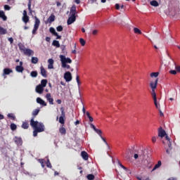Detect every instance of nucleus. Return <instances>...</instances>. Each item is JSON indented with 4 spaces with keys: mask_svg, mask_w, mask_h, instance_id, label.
Returning a JSON list of instances; mask_svg holds the SVG:
<instances>
[{
    "mask_svg": "<svg viewBox=\"0 0 180 180\" xmlns=\"http://www.w3.org/2000/svg\"><path fill=\"white\" fill-rule=\"evenodd\" d=\"M40 70H41V75L44 77H47V71L46 70V69L43 66H41Z\"/></svg>",
    "mask_w": 180,
    "mask_h": 180,
    "instance_id": "nucleus-17",
    "label": "nucleus"
},
{
    "mask_svg": "<svg viewBox=\"0 0 180 180\" xmlns=\"http://www.w3.org/2000/svg\"><path fill=\"white\" fill-rule=\"evenodd\" d=\"M11 129L13 130V131L17 129V125L14 123L11 124L10 125Z\"/></svg>",
    "mask_w": 180,
    "mask_h": 180,
    "instance_id": "nucleus-36",
    "label": "nucleus"
},
{
    "mask_svg": "<svg viewBox=\"0 0 180 180\" xmlns=\"http://www.w3.org/2000/svg\"><path fill=\"white\" fill-rule=\"evenodd\" d=\"M81 156L85 161L89 160V154L86 151H82L81 153Z\"/></svg>",
    "mask_w": 180,
    "mask_h": 180,
    "instance_id": "nucleus-15",
    "label": "nucleus"
},
{
    "mask_svg": "<svg viewBox=\"0 0 180 180\" xmlns=\"http://www.w3.org/2000/svg\"><path fill=\"white\" fill-rule=\"evenodd\" d=\"M52 45L56 46V48L60 47V42H59V41H57V40H53L52 42Z\"/></svg>",
    "mask_w": 180,
    "mask_h": 180,
    "instance_id": "nucleus-22",
    "label": "nucleus"
},
{
    "mask_svg": "<svg viewBox=\"0 0 180 180\" xmlns=\"http://www.w3.org/2000/svg\"><path fill=\"white\" fill-rule=\"evenodd\" d=\"M160 140L162 141L163 144H168L169 148L172 150L171 147V141H172V139H171V136H160Z\"/></svg>",
    "mask_w": 180,
    "mask_h": 180,
    "instance_id": "nucleus-3",
    "label": "nucleus"
},
{
    "mask_svg": "<svg viewBox=\"0 0 180 180\" xmlns=\"http://www.w3.org/2000/svg\"><path fill=\"white\" fill-rule=\"evenodd\" d=\"M90 127L91 129H93L94 131L96 130V127L94 124H91Z\"/></svg>",
    "mask_w": 180,
    "mask_h": 180,
    "instance_id": "nucleus-57",
    "label": "nucleus"
},
{
    "mask_svg": "<svg viewBox=\"0 0 180 180\" xmlns=\"http://www.w3.org/2000/svg\"><path fill=\"white\" fill-rule=\"evenodd\" d=\"M27 7H28V10L30 12V13H32V3H31V0H29L28 4H27Z\"/></svg>",
    "mask_w": 180,
    "mask_h": 180,
    "instance_id": "nucleus-31",
    "label": "nucleus"
},
{
    "mask_svg": "<svg viewBox=\"0 0 180 180\" xmlns=\"http://www.w3.org/2000/svg\"><path fill=\"white\" fill-rule=\"evenodd\" d=\"M46 98L48 101V102L49 103L50 105H54V99L52 98L51 94H46Z\"/></svg>",
    "mask_w": 180,
    "mask_h": 180,
    "instance_id": "nucleus-8",
    "label": "nucleus"
},
{
    "mask_svg": "<svg viewBox=\"0 0 180 180\" xmlns=\"http://www.w3.org/2000/svg\"><path fill=\"white\" fill-rule=\"evenodd\" d=\"M47 83H48L47 79H42L41 81V84H39V85H41V86H43L44 88L45 86H46Z\"/></svg>",
    "mask_w": 180,
    "mask_h": 180,
    "instance_id": "nucleus-26",
    "label": "nucleus"
},
{
    "mask_svg": "<svg viewBox=\"0 0 180 180\" xmlns=\"http://www.w3.org/2000/svg\"><path fill=\"white\" fill-rule=\"evenodd\" d=\"M19 49L24 52V51L26 49L25 46L22 44H18Z\"/></svg>",
    "mask_w": 180,
    "mask_h": 180,
    "instance_id": "nucleus-38",
    "label": "nucleus"
},
{
    "mask_svg": "<svg viewBox=\"0 0 180 180\" xmlns=\"http://www.w3.org/2000/svg\"><path fill=\"white\" fill-rule=\"evenodd\" d=\"M59 131H60V134H66V129L64 127H61L59 129Z\"/></svg>",
    "mask_w": 180,
    "mask_h": 180,
    "instance_id": "nucleus-37",
    "label": "nucleus"
},
{
    "mask_svg": "<svg viewBox=\"0 0 180 180\" xmlns=\"http://www.w3.org/2000/svg\"><path fill=\"white\" fill-rule=\"evenodd\" d=\"M45 131V126L43 123L39 122L37 128H34L33 136H37L38 133Z\"/></svg>",
    "mask_w": 180,
    "mask_h": 180,
    "instance_id": "nucleus-2",
    "label": "nucleus"
},
{
    "mask_svg": "<svg viewBox=\"0 0 180 180\" xmlns=\"http://www.w3.org/2000/svg\"><path fill=\"white\" fill-rule=\"evenodd\" d=\"M36 92L39 93V94H42L44 90V87L42 86V85H38L36 86Z\"/></svg>",
    "mask_w": 180,
    "mask_h": 180,
    "instance_id": "nucleus-12",
    "label": "nucleus"
},
{
    "mask_svg": "<svg viewBox=\"0 0 180 180\" xmlns=\"http://www.w3.org/2000/svg\"><path fill=\"white\" fill-rule=\"evenodd\" d=\"M77 44L75 43L74 44V50L72 51V53L73 54H77Z\"/></svg>",
    "mask_w": 180,
    "mask_h": 180,
    "instance_id": "nucleus-44",
    "label": "nucleus"
},
{
    "mask_svg": "<svg viewBox=\"0 0 180 180\" xmlns=\"http://www.w3.org/2000/svg\"><path fill=\"white\" fill-rule=\"evenodd\" d=\"M137 179H138V180H150V178H148V177L146 179H144L143 177H138Z\"/></svg>",
    "mask_w": 180,
    "mask_h": 180,
    "instance_id": "nucleus-58",
    "label": "nucleus"
},
{
    "mask_svg": "<svg viewBox=\"0 0 180 180\" xmlns=\"http://www.w3.org/2000/svg\"><path fill=\"white\" fill-rule=\"evenodd\" d=\"M87 179L88 180H94L95 176L94 174H89V175H87Z\"/></svg>",
    "mask_w": 180,
    "mask_h": 180,
    "instance_id": "nucleus-41",
    "label": "nucleus"
},
{
    "mask_svg": "<svg viewBox=\"0 0 180 180\" xmlns=\"http://www.w3.org/2000/svg\"><path fill=\"white\" fill-rule=\"evenodd\" d=\"M39 62V58L37 57H32L31 63L34 64H37Z\"/></svg>",
    "mask_w": 180,
    "mask_h": 180,
    "instance_id": "nucleus-24",
    "label": "nucleus"
},
{
    "mask_svg": "<svg viewBox=\"0 0 180 180\" xmlns=\"http://www.w3.org/2000/svg\"><path fill=\"white\" fill-rule=\"evenodd\" d=\"M150 5L153 6L157 7L160 4H158V1H150Z\"/></svg>",
    "mask_w": 180,
    "mask_h": 180,
    "instance_id": "nucleus-32",
    "label": "nucleus"
},
{
    "mask_svg": "<svg viewBox=\"0 0 180 180\" xmlns=\"http://www.w3.org/2000/svg\"><path fill=\"white\" fill-rule=\"evenodd\" d=\"M37 103H39V105H42L43 106H47V103L41 98H37Z\"/></svg>",
    "mask_w": 180,
    "mask_h": 180,
    "instance_id": "nucleus-16",
    "label": "nucleus"
},
{
    "mask_svg": "<svg viewBox=\"0 0 180 180\" xmlns=\"http://www.w3.org/2000/svg\"><path fill=\"white\" fill-rule=\"evenodd\" d=\"M7 117H9L10 119H11V120H15V119H16L15 116L12 113L8 114Z\"/></svg>",
    "mask_w": 180,
    "mask_h": 180,
    "instance_id": "nucleus-34",
    "label": "nucleus"
},
{
    "mask_svg": "<svg viewBox=\"0 0 180 180\" xmlns=\"http://www.w3.org/2000/svg\"><path fill=\"white\" fill-rule=\"evenodd\" d=\"M46 167H48V168H52V165L49 160V159L47 160V162H46Z\"/></svg>",
    "mask_w": 180,
    "mask_h": 180,
    "instance_id": "nucleus-46",
    "label": "nucleus"
},
{
    "mask_svg": "<svg viewBox=\"0 0 180 180\" xmlns=\"http://www.w3.org/2000/svg\"><path fill=\"white\" fill-rule=\"evenodd\" d=\"M56 37V39H60L62 38V36L59 35L57 32V35H54Z\"/></svg>",
    "mask_w": 180,
    "mask_h": 180,
    "instance_id": "nucleus-63",
    "label": "nucleus"
},
{
    "mask_svg": "<svg viewBox=\"0 0 180 180\" xmlns=\"http://www.w3.org/2000/svg\"><path fill=\"white\" fill-rule=\"evenodd\" d=\"M22 129H28L29 128V124L27 123H23L22 125Z\"/></svg>",
    "mask_w": 180,
    "mask_h": 180,
    "instance_id": "nucleus-48",
    "label": "nucleus"
},
{
    "mask_svg": "<svg viewBox=\"0 0 180 180\" xmlns=\"http://www.w3.org/2000/svg\"><path fill=\"white\" fill-rule=\"evenodd\" d=\"M79 42L82 46H84L86 43V41L83 38L79 39Z\"/></svg>",
    "mask_w": 180,
    "mask_h": 180,
    "instance_id": "nucleus-40",
    "label": "nucleus"
},
{
    "mask_svg": "<svg viewBox=\"0 0 180 180\" xmlns=\"http://www.w3.org/2000/svg\"><path fill=\"white\" fill-rule=\"evenodd\" d=\"M11 72H13V70L10 68H4V75H8L9 74H11Z\"/></svg>",
    "mask_w": 180,
    "mask_h": 180,
    "instance_id": "nucleus-19",
    "label": "nucleus"
},
{
    "mask_svg": "<svg viewBox=\"0 0 180 180\" xmlns=\"http://www.w3.org/2000/svg\"><path fill=\"white\" fill-rule=\"evenodd\" d=\"M8 41L11 43V44H13V41H14V39L13 37H10L8 39Z\"/></svg>",
    "mask_w": 180,
    "mask_h": 180,
    "instance_id": "nucleus-59",
    "label": "nucleus"
},
{
    "mask_svg": "<svg viewBox=\"0 0 180 180\" xmlns=\"http://www.w3.org/2000/svg\"><path fill=\"white\" fill-rule=\"evenodd\" d=\"M158 84V78H157L154 82L152 81L150 83V86L152 89L151 96L153 99L154 105L157 109L160 108V105L157 103V94H155V89H157V84Z\"/></svg>",
    "mask_w": 180,
    "mask_h": 180,
    "instance_id": "nucleus-1",
    "label": "nucleus"
},
{
    "mask_svg": "<svg viewBox=\"0 0 180 180\" xmlns=\"http://www.w3.org/2000/svg\"><path fill=\"white\" fill-rule=\"evenodd\" d=\"M40 112V109L39 108H37V109H35L34 110L32 111V117H34V119H35L36 116H37V115H39Z\"/></svg>",
    "mask_w": 180,
    "mask_h": 180,
    "instance_id": "nucleus-20",
    "label": "nucleus"
},
{
    "mask_svg": "<svg viewBox=\"0 0 180 180\" xmlns=\"http://www.w3.org/2000/svg\"><path fill=\"white\" fill-rule=\"evenodd\" d=\"M76 81L77 82L78 86H80L81 82H80V80H79V75L76 76Z\"/></svg>",
    "mask_w": 180,
    "mask_h": 180,
    "instance_id": "nucleus-50",
    "label": "nucleus"
},
{
    "mask_svg": "<svg viewBox=\"0 0 180 180\" xmlns=\"http://www.w3.org/2000/svg\"><path fill=\"white\" fill-rule=\"evenodd\" d=\"M98 31L97 30H93L92 34L94 35H96L98 34Z\"/></svg>",
    "mask_w": 180,
    "mask_h": 180,
    "instance_id": "nucleus-62",
    "label": "nucleus"
},
{
    "mask_svg": "<svg viewBox=\"0 0 180 180\" xmlns=\"http://www.w3.org/2000/svg\"><path fill=\"white\" fill-rule=\"evenodd\" d=\"M152 141H153V143H155V141H157V136H153L152 138Z\"/></svg>",
    "mask_w": 180,
    "mask_h": 180,
    "instance_id": "nucleus-61",
    "label": "nucleus"
},
{
    "mask_svg": "<svg viewBox=\"0 0 180 180\" xmlns=\"http://www.w3.org/2000/svg\"><path fill=\"white\" fill-rule=\"evenodd\" d=\"M7 33H8L7 30L0 27V34H6Z\"/></svg>",
    "mask_w": 180,
    "mask_h": 180,
    "instance_id": "nucleus-29",
    "label": "nucleus"
},
{
    "mask_svg": "<svg viewBox=\"0 0 180 180\" xmlns=\"http://www.w3.org/2000/svg\"><path fill=\"white\" fill-rule=\"evenodd\" d=\"M64 79H65L66 82H70L72 80V75L70 72H66L64 74Z\"/></svg>",
    "mask_w": 180,
    "mask_h": 180,
    "instance_id": "nucleus-6",
    "label": "nucleus"
},
{
    "mask_svg": "<svg viewBox=\"0 0 180 180\" xmlns=\"http://www.w3.org/2000/svg\"><path fill=\"white\" fill-rule=\"evenodd\" d=\"M39 162H40L42 168H44V167H45V165H44L45 161H44V159H39Z\"/></svg>",
    "mask_w": 180,
    "mask_h": 180,
    "instance_id": "nucleus-43",
    "label": "nucleus"
},
{
    "mask_svg": "<svg viewBox=\"0 0 180 180\" xmlns=\"http://www.w3.org/2000/svg\"><path fill=\"white\" fill-rule=\"evenodd\" d=\"M56 30L58 32H62L63 30V27L62 25H59L56 27Z\"/></svg>",
    "mask_w": 180,
    "mask_h": 180,
    "instance_id": "nucleus-47",
    "label": "nucleus"
},
{
    "mask_svg": "<svg viewBox=\"0 0 180 180\" xmlns=\"http://www.w3.org/2000/svg\"><path fill=\"white\" fill-rule=\"evenodd\" d=\"M94 131H96V133H97V134H98V136H101V135L103 134L102 130L98 129H97V128H96V129H95Z\"/></svg>",
    "mask_w": 180,
    "mask_h": 180,
    "instance_id": "nucleus-45",
    "label": "nucleus"
},
{
    "mask_svg": "<svg viewBox=\"0 0 180 180\" xmlns=\"http://www.w3.org/2000/svg\"><path fill=\"white\" fill-rule=\"evenodd\" d=\"M4 8L5 11H9V10H11V8L8 5H5L4 6Z\"/></svg>",
    "mask_w": 180,
    "mask_h": 180,
    "instance_id": "nucleus-52",
    "label": "nucleus"
},
{
    "mask_svg": "<svg viewBox=\"0 0 180 180\" xmlns=\"http://www.w3.org/2000/svg\"><path fill=\"white\" fill-rule=\"evenodd\" d=\"M161 167V161H158V164H156L155 165V167H153V169H152V171H155V169H157L158 168Z\"/></svg>",
    "mask_w": 180,
    "mask_h": 180,
    "instance_id": "nucleus-30",
    "label": "nucleus"
},
{
    "mask_svg": "<svg viewBox=\"0 0 180 180\" xmlns=\"http://www.w3.org/2000/svg\"><path fill=\"white\" fill-rule=\"evenodd\" d=\"M59 58H60V59L62 65H65V64H67V63H72V60H71V58H66L65 56L60 55V56H59Z\"/></svg>",
    "mask_w": 180,
    "mask_h": 180,
    "instance_id": "nucleus-5",
    "label": "nucleus"
},
{
    "mask_svg": "<svg viewBox=\"0 0 180 180\" xmlns=\"http://www.w3.org/2000/svg\"><path fill=\"white\" fill-rule=\"evenodd\" d=\"M175 65V69L176 70L177 72H180V66L179 65H176V63H174Z\"/></svg>",
    "mask_w": 180,
    "mask_h": 180,
    "instance_id": "nucleus-54",
    "label": "nucleus"
},
{
    "mask_svg": "<svg viewBox=\"0 0 180 180\" xmlns=\"http://www.w3.org/2000/svg\"><path fill=\"white\" fill-rule=\"evenodd\" d=\"M39 123L38 121H34V117H32V119L30 120V126H32V127L33 128H37V126H39Z\"/></svg>",
    "mask_w": 180,
    "mask_h": 180,
    "instance_id": "nucleus-7",
    "label": "nucleus"
},
{
    "mask_svg": "<svg viewBox=\"0 0 180 180\" xmlns=\"http://www.w3.org/2000/svg\"><path fill=\"white\" fill-rule=\"evenodd\" d=\"M169 73L172 75H176V70H170Z\"/></svg>",
    "mask_w": 180,
    "mask_h": 180,
    "instance_id": "nucleus-60",
    "label": "nucleus"
},
{
    "mask_svg": "<svg viewBox=\"0 0 180 180\" xmlns=\"http://www.w3.org/2000/svg\"><path fill=\"white\" fill-rule=\"evenodd\" d=\"M158 131V136H167V132L161 127H159Z\"/></svg>",
    "mask_w": 180,
    "mask_h": 180,
    "instance_id": "nucleus-13",
    "label": "nucleus"
},
{
    "mask_svg": "<svg viewBox=\"0 0 180 180\" xmlns=\"http://www.w3.org/2000/svg\"><path fill=\"white\" fill-rule=\"evenodd\" d=\"M23 53L24 54H25L26 56H31L32 55L34 54V51H32V49H25L24 51H23Z\"/></svg>",
    "mask_w": 180,
    "mask_h": 180,
    "instance_id": "nucleus-9",
    "label": "nucleus"
},
{
    "mask_svg": "<svg viewBox=\"0 0 180 180\" xmlns=\"http://www.w3.org/2000/svg\"><path fill=\"white\" fill-rule=\"evenodd\" d=\"M49 32H50L51 34H53V35H57V32H56L55 28H53V27H50V28H49Z\"/></svg>",
    "mask_w": 180,
    "mask_h": 180,
    "instance_id": "nucleus-35",
    "label": "nucleus"
},
{
    "mask_svg": "<svg viewBox=\"0 0 180 180\" xmlns=\"http://www.w3.org/2000/svg\"><path fill=\"white\" fill-rule=\"evenodd\" d=\"M15 70L18 72H22L24 71V68L22 66L17 65L15 67Z\"/></svg>",
    "mask_w": 180,
    "mask_h": 180,
    "instance_id": "nucleus-23",
    "label": "nucleus"
},
{
    "mask_svg": "<svg viewBox=\"0 0 180 180\" xmlns=\"http://www.w3.org/2000/svg\"><path fill=\"white\" fill-rule=\"evenodd\" d=\"M0 18H1L4 21L7 20L8 18L5 14V12L3 11H0Z\"/></svg>",
    "mask_w": 180,
    "mask_h": 180,
    "instance_id": "nucleus-18",
    "label": "nucleus"
},
{
    "mask_svg": "<svg viewBox=\"0 0 180 180\" xmlns=\"http://www.w3.org/2000/svg\"><path fill=\"white\" fill-rule=\"evenodd\" d=\"M101 139L104 141V143H105V145L107 146L108 150H110V146H109L108 142L106 141V140L104 138H103V137H101Z\"/></svg>",
    "mask_w": 180,
    "mask_h": 180,
    "instance_id": "nucleus-51",
    "label": "nucleus"
},
{
    "mask_svg": "<svg viewBox=\"0 0 180 180\" xmlns=\"http://www.w3.org/2000/svg\"><path fill=\"white\" fill-rule=\"evenodd\" d=\"M71 16L76 17L77 11H70Z\"/></svg>",
    "mask_w": 180,
    "mask_h": 180,
    "instance_id": "nucleus-55",
    "label": "nucleus"
},
{
    "mask_svg": "<svg viewBox=\"0 0 180 180\" xmlns=\"http://www.w3.org/2000/svg\"><path fill=\"white\" fill-rule=\"evenodd\" d=\"M77 18L76 16H70L69 17V18L68 19L67 23L68 25L72 24L75 21H76Z\"/></svg>",
    "mask_w": 180,
    "mask_h": 180,
    "instance_id": "nucleus-10",
    "label": "nucleus"
},
{
    "mask_svg": "<svg viewBox=\"0 0 180 180\" xmlns=\"http://www.w3.org/2000/svg\"><path fill=\"white\" fill-rule=\"evenodd\" d=\"M55 20H56V16L53 15V14H51L49 17V18H48V22H49V23H51V22H54L55 21Z\"/></svg>",
    "mask_w": 180,
    "mask_h": 180,
    "instance_id": "nucleus-21",
    "label": "nucleus"
},
{
    "mask_svg": "<svg viewBox=\"0 0 180 180\" xmlns=\"http://www.w3.org/2000/svg\"><path fill=\"white\" fill-rule=\"evenodd\" d=\"M65 119H66V117H59V123H60V124H65Z\"/></svg>",
    "mask_w": 180,
    "mask_h": 180,
    "instance_id": "nucleus-25",
    "label": "nucleus"
},
{
    "mask_svg": "<svg viewBox=\"0 0 180 180\" xmlns=\"http://www.w3.org/2000/svg\"><path fill=\"white\" fill-rule=\"evenodd\" d=\"M34 20L35 21H34V28L32 31V33L33 35H35L37 34V32L39 30L41 24L40 20L37 16L34 17Z\"/></svg>",
    "mask_w": 180,
    "mask_h": 180,
    "instance_id": "nucleus-4",
    "label": "nucleus"
},
{
    "mask_svg": "<svg viewBox=\"0 0 180 180\" xmlns=\"http://www.w3.org/2000/svg\"><path fill=\"white\" fill-rule=\"evenodd\" d=\"M48 63H49L48 68H49V69H53V68H54V66H53L54 60L50 58V59L48 60Z\"/></svg>",
    "mask_w": 180,
    "mask_h": 180,
    "instance_id": "nucleus-14",
    "label": "nucleus"
},
{
    "mask_svg": "<svg viewBox=\"0 0 180 180\" xmlns=\"http://www.w3.org/2000/svg\"><path fill=\"white\" fill-rule=\"evenodd\" d=\"M60 112H61L60 117H66V112H65V108L63 107L60 108Z\"/></svg>",
    "mask_w": 180,
    "mask_h": 180,
    "instance_id": "nucleus-28",
    "label": "nucleus"
},
{
    "mask_svg": "<svg viewBox=\"0 0 180 180\" xmlns=\"http://www.w3.org/2000/svg\"><path fill=\"white\" fill-rule=\"evenodd\" d=\"M70 11H75V12H77V6L75 5H72V6L70 8Z\"/></svg>",
    "mask_w": 180,
    "mask_h": 180,
    "instance_id": "nucleus-49",
    "label": "nucleus"
},
{
    "mask_svg": "<svg viewBox=\"0 0 180 180\" xmlns=\"http://www.w3.org/2000/svg\"><path fill=\"white\" fill-rule=\"evenodd\" d=\"M158 75H160V72H152L150 73V77H158Z\"/></svg>",
    "mask_w": 180,
    "mask_h": 180,
    "instance_id": "nucleus-42",
    "label": "nucleus"
},
{
    "mask_svg": "<svg viewBox=\"0 0 180 180\" xmlns=\"http://www.w3.org/2000/svg\"><path fill=\"white\" fill-rule=\"evenodd\" d=\"M62 68H67V69H70V65L65 64V65H62Z\"/></svg>",
    "mask_w": 180,
    "mask_h": 180,
    "instance_id": "nucleus-53",
    "label": "nucleus"
},
{
    "mask_svg": "<svg viewBox=\"0 0 180 180\" xmlns=\"http://www.w3.org/2000/svg\"><path fill=\"white\" fill-rule=\"evenodd\" d=\"M134 32L135 34H141V30H140V29L137 28V27H134Z\"/></svg>",
    "mask_w": 180,
    "mask_h": 180,
    "instance_id": "nucleus-33",
    "label": "nucleus"
},
{
    "mask_svg": "<svg viewBox=\"0 0 180 180\" xmlns=\"http://www.w3.org/2000/svg\"><path fill=\"white\" fill-rule=\"evenodd\" d=\"M14 141L17 146H21L22 144V139L20 136H15Z\"/></svg>",
    "mask_w": 180,
    "mask_h": 180,
    "instance_id": "nucleus-11",
    "label": "nucleus"
},
{
    "mask_svg": "<svg viewBox=\"0 0 180 180\" xmlns=\"http://www.w3.org/2000/svg\"><path fill=\"white\" fill-rule=\"evenodd\" d=\"M22 20L25 24H27L30 21V17L28 15L22 16Z\"/></svg>",
    "mask_w": 180,
    "mask_h": 180,
    "instance_id": "nucleus-27",
    "label": "nucleus"
},
{
    "mask_svg": "<svg viewBox=\"0 0 180 180\" xmlns=\"http://www.w3.org/2000/svg\"><path fill=\"white\" fill-rule=\"evenodd\" d=\"M61 53L63 54V56H67L68 55V51L66 49L62 50Z\"/></svg>",
    "mask_w": 180,
    "mask_h": 180,
    "instance_id": "nucleus-56",
    "label": "nucleus"
},
{
    "mask_svg": "<svg viewBox=\"0 0 180 180\" xmlns=\"http://www.w3.org/2000/svg\"><path fill=\"white\" fill-rule=\"evenodd\" d=\"M115 8H116L117 10H120V4H115Z\"/></svg>",
    "mask_w": 180,
    "mask_h": 180,
    "instance_id": "nucleus-64",
    "label": "nucleus"
},
{
    "mask_svg": "<svg viewBox=\"0 0 180 180\" xmlns=\"http://www.w3.org/2000/svg\"><path fill=\"white\" fill-rule=\"evenodd\" d=\"M31 77H37L38 76V72L37 71H32L30 73Z\"/></svg>",
    "mask_w": 180,
    "mask_h": 180,
    "instance_id": "nucleus-39",
    "label": "nucleus"
}]
</instances>
